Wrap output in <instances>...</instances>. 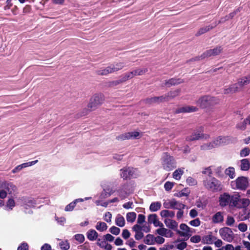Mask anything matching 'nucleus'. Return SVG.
I'll use <instances>...</instances> for the list:
<instances>
[{"label":"nucleus","mask_w":250,"mask_h":250,"mask_svg":"<svg viewBox=\"0 0 250 250\" xmlns=\"http://www.w3.org/2000/svg\"><path fill=\"white\" fill-rule=\"evenodd\" d=\"M161 203L160 202H155L152 203L149 207V209L152 212H155L161 208Z\"/></svg>","instance_id":"obj_37"},{"label":"nucleus","mask_w":250,"mask_h":250,"mask_svg":"<svg viewBox=\"0 0 250 250\" xmlns=\"http://www.w3.org/2000/svg\"><path fill=\"white\" fill-rule=\"evenodd\" d=\"M155 239V244L157 243L159 244H161L164 243L165 242V239L161 236H157V237H154Z\"/></svg>","instance_id":"obj_55"},{"label":"nucleus","mask_w":250,"mask_h":250,"mask_svg":"<svg viewBox=\"0 0 250 250\" xmlns=\"http://www.w3.org/2000/svg\"><path fill=\"white\" fill-rule=\"evenodd\" d=\"M206 188L211 191H217L222 189L221 182L212 176L207 177L203 181Z\"/></svg>","instance_id":"obj_5"},{"label":"nucleus","mask_w":250,"mask_h":250,"mask_svg":"<svg viewBox=\"0 0 250 250\" xmlns=\"http://www.w3.org/2000/svg\"><path fill=\"white\" fill-rule=\"evenodd\" d=\"M250 204V200L248 198H241V195L236 192L231 195L230 207L237 208H246Z\"/></svg>","instance_id":"obj_2"},{"label":"nucleus","mask_w":250,"mask_h":250,"mask_svg":"<svg viewBox=\"0 0 250 250\" xmlns=\"http://www.w3.org/2000/svg\"><path fill=\"white\" fill-rule=\"evenodd\" d=\"M112 214L110 212H106L105 213L104 219L107 223L111 222Z\"/></svg>","instance_id":"obj_49"},{"label":"nucleus","mask_w":250,"mask_h":250,"mask_svg":"<svg viewBox=\"0 0 250 250\" xmlns=\"http://www.w3.org/2000/svg\"><path fill=\"white\" fill-rule=\"evenodd\" d=\"M200 221L199 219L197 218L189 222V224L194 227H198L200 225Z\"/></svg>","instance_id":"obj_57"},{"label":"nucleus","mask_w":250,"mask_h":250,"mask_svg":"<svg viewBox=\"0 0 250 250\" xmlns=\"http://www.w3.org/2000/svg\"><path fill=\"white\" fill-rule=\"evenodd\" d=\"M134 190V188L131 184L127 183L124 185L121 188L118 190V195L120 199L123 200L126 198Z\"/></svg>","instance_id":"obj_10"},{"label":"nucleus","mask_w":250,"mask_h":250,"mask_svg":"<svg viewBox=\"0 0 250 250\" xmlns=\"http://www.w3.org/2000/svg\"><path fill=\"white\" fill-rule=\"evenodd\" d=\"M125 65V63L123 62H115L110 65L113 73L121 70L124 67Z\"/></svg>","instance_id":"obj_26"},{"label":"nucleus","mask_w":250,"mask_h":250,"mask_svg":"<svg viewBox=\"0 0 250 250\" xmlns=\"http://www.w3.org/2000/svg\"><path fill=\"white\" fill-rule=\"evenodd\" d=\"M95 228L98 230L103 232L107 229V226L104 222H98L95 226Z\"/></svg>","instance_id":"obj_40"},{"label":"nucleus","mask_w":250,"mask_h":250,"mask_svg":"<svg viewBox=\"0 0 250 250\" xmlns=\"http://www.w3.org/2000/svg\"><path fill=\"white\" fill-rule=\"evenodd\" d=\"M145 216L143 214H139L137 219V223L141 224L145 222Z\"/></svg>","instance_id":"obj_60"},{"label":"nucleus","mask_w":250,"mask_h":250,"mask_svg":"<svg viewBox=\"0 0 250 250\" xmlns=\"http://www.w3.org/2000/svg\"><path fill=\"white\" fill-rule=\"evenodd\" d=\"M187 246V244L185 242H182L177 244L175 247L179 250H184Z\"/></svg>","instance_id":"obj_53"},{"label":"nucleus","mask_w":250,"mask_h":250,"mask_svg":"<svg viewBox=\"0 0 250 250\" xmlns=\"http://www.w3.org/2000/svg\"><path fill=\"white\" fill-rule=\"evenodd\" d=\"M250 83V74L246 77L239 79L236 83L230 85L228 88H225V94H232L240 91L243 86Z\"/></svg>","instance_id":"obj_1"},{"label":"nucleus","mask_w":250,"mask_h":250,"mask_svg":"<svg viewBox=\"0 0 250 250\" xmlns=\"http://www.w3.org/2000/svg\"><path fill=\"white\" fill-rule=\"evenodd\" d=\"M103 95L101 94H95L90 100L88 107L92 110L98 105L101 104L104 101Z\"/></svg>","instance_id":"obj_12"},{"label":"nucleus","mask_w":250,"mask_h":250,"mask_svg":"<svg viewBox=\"0 0 250 250\" xmlns=\"http://www.w3.org/2000/svg\"><path fill=\"white\" fill-rule=\"evenodd\" d=\"M229 139L227 137L219 136L216 138L211 143H208L201 146L202 150L211 149L214 147L228 144Z\"/></svg>","instance_id":"obj_7"},{"label":"nucleus","mask_w":250,"mask_h":250,"mask_svg":"<svg viewBox=\"0 0 250 250\" xmlns=\"http://www.w3.org/2000/svg\"><path fill=\"white\" fill-rule=\"evenodd\" d=\"M171 209H184L185 208V205L174 199L171 200Z\"/></svg>","instance_id":"obj_32"},{"label":"nucleus","mask_w":250,"mask_h":250,"mask_svg":"<svg viewBox=\"0 0 250 250\" xmlns=\"http://www.w3.org/2000/svg\"><path fill=\"white\" fill-rule=\"evenodd\" d=\"M212 171L210 167L206 168L203 171V173L207 175L208 176H211L210 175L212 174Z\"/></svg>","instance_id":"obj_59"},{"label":"nucleus","mask_w":250,"mask_h":250,"mask_svg":"<svg viewBox=\"0 0 250 250\" xmlns=\"http://www.w3.org/2000/svg\"><path fill=\"white\" fill-rule=\"evenodd\" d=\"M213 243L215 246L217 248H220L223 245V241L221 239H217L216 238V240H215Z\"/></svg>","instance_id":"obj_64"},{"label":"nucleus","mask_w":250,"mask_h":250,"mask_svg":"<svg viewBox=\"0 0 250 250\" xmlns=\"http://www.w3.org/2000/svg\"><path fill=\"white\" fill-rule=\"evenodd\" d=\"M139 173L136 169L132 167H125L120 170L121 177L124 179L130 178H136L139 176Z\"/></svg>","instance_id":"obj_9"},{"label":"nucleus","mask_w":250,"mask_h":250,"mask_svg":"<svg viewBox=\"0 0 250 250\" xmlns=\"http://www.w3.org/2000/svg\"><path fill=\"white\" fill-rule=\"evenodd\" d=\"M126 244L128 245L130 248H133L135 247L136 242L133 239H130L126 242Z\"/></svg>","instance_id":"obj_62"},{"label":"nucleus","mask_w":250,"mask_h":250,"mask_svg":"<svg viewBox=\"0 0 250 250\" xmlns=\"http://www.w3.org/2000/svg\"><path fill=\"white\" fill-rule=\"evenodd\" d=\"M187 183L189 186H191L196 185L197 181L195 179L191 177H189L187 179Z\"/></svg>","instance_id":"obj_51"},{"label":"nucleus","mask_w":250,"mask_h":250,"mask_svg":"<svg viewBox=\"0 0 250 250\" xmlns=\"http://www.w3.org/2000/svg\"><path fill=\"white\" fill-rule=\"evenodd\" d=\"M148 222L150 224H153L155 227L163 226V223L159 220L156 214H151L148 216Z\"/></svg>","instance_id":"obj_19"},{"label":"nucleus","mask_w":250,"mask_h":250,"mask_svg":"<svg viewBox=\"0 0 250 250\" xmlns=\"http://www.w3.org/2000/svg\"><path fill=\"white\" fill-rule=\"evenodd\" d=\"M76 205V203L74 201H73V202L66 206L64 208V210L65 211H71L74 209Z\"/></svg>","instance_id":"obj_44"},{"label":"nucleus","mask_w":250,"mask_h":250,"mask_svg":"<svg viewBox=\"0 0 250 250\" xmlns=\"http://www.w3.org/2000/svg\"><path fill=\"white\" fill-rule=\"evenodd\" d=\"M161 163L163 169L167 171H170L176 166V162L174 157L167 153L163 154Z\"/></svg>","instance_id":"obj_6"},{"label":"nucleus","mask_w":250,"mask_h":250,"mask_svg":"<svg viewBox=\"0 0 250 250\" xmlns=\"http://www.w3.org/2000/svg\"><path fill=\"white\" fill-rule=\"evenodd\" d=\"M180 92V89H176L175 90L170 91L167 94V95L162 96L161 97H154V98L152 99V100L155 102H159L167 101L170 99L174 98L175 97L178 96Z\"/></svg>","instance_id":"obj_13"},{"label":"nucleus","mask_w":250,"mask_h":250,"mask_svg":"<svg viewBox=\"0 0 250 250\" xmlns=\"http://www.w3.org/2000/svg\"><path fill=\"white\" fill-rule=\"evenodd\" d=\"M250 163L247 159H242L240 162V169L243 171H247L250 169Z\"/></svg>","instance_id":"obj_35"},{"label":"nucleus","mask_w":250,"mask_h":250,"mask_svg":"<svg viewBox=\"0 0 250 250\" xmlns=\"http://www.w3.org/2000/svg\"><path fill=\"white\" fill-rule=\"evenodd\" d=\"M96 73L100 75H107L110 73H113L110 66L109 65L105 68H102L98 70Z\"/></svg>","instance_id":"obj_34"},{"label":"nucleus","mask_w":250,"mask_h":250,"mask_svg":"<svg viewBox=\"0 0 250 250\" xmlns=\"http://www.w3.org/2000/svg\"><path fill=\"white\" fill-rule=\"evenodd\" d=\"M160 215L162 218H172L175 216V212L171 210L164 209L161 211Z\"/></svg>","instance_id":"obj_25"},{"label":"nucleus","mask_w":250,"mask_h":250,"mask_svg":"<svg viewBox=\"0 0 250 250\" xmlns=\"http://www.w3.org/2000/svg\"><path fill=\"white\" fill-rule=\"evenodd\" d=\"M203 137V134L201 132L197 131L195 132L192 135L188 136L187 139V140L190 141L195 140H198Z\"/></svg>","instance_id":"obj_36"},{"label":"nucleus","mask_w":250,"mask_h":250,"mask_svg":"<svg viewBox=\"0 0 250 250\" xmlns=\"http://www.w3.org/2000/svg\"><path fill=\"white\" fill-rule=\"evenodd\" d=\"M136 218V214L134 212H128L126 214V220L128 222H134Z\"/></svg>","instance_id":"obj_42"},{"label":"nucleus","mask_w":250,"mask_h":250,"mask_svg":"<svg viewBox=\"0 0 250 250\" xmlns=\"http://www.w3.org/2000/svg\"><path fill=\"white\" fill-rule=\"evenodd\" d=\"M141 134L137 131L126 132L118 137V140L136 139L141 137Z\"/></svg>","instance_id":"obj_16"},{"label":"nucleus","mask_w":250,"mask_h":250,"mask_svg":"<svg viewBox=\"0 0 250 250\" xmlns=\"http://www.w3.org/2000/svg\"><path fill=\"white\" fill-rule=\"evenodd\" d=\"M17 190V187L12 183H5L0 188V208L4 205L2 199L5 198L7 194H11Z\"/></svg>","instance_id":"obj_3"},{"label":"nucleus","mask_w":250,"mask_h":250,"mask_svg":"<svg viewBox=\"0 0 250 250\" xmlns=\"http://www.w3.org/2000/svg\"><path fill=\"white\" fill-rule=\"evenodd\" d=\"M238 229L241 232H245L248 229L247 225L244 223H241L238 226Z\"/></svg>","instance_id":"obj_50"},{"label":"nucleus","mask_w":250,"mask_h":250,"mask_svg":"<svg viewBox=\"0 0 250 250\" xmlns=\"http://www.w3.org/2000/svg\"><path fill=\"white\" fill-rule=\"evenodd\" d=\"M197 107L193 106H185L179 108L178 109L177 112L182 113V112H195L197 110Z\"/></svg>","instance_id":"obj_27"},{"label":"nucleus","mask_w":250,"mask_h":250,"mask_svg":"<svg viewBox=\"0 0 250 250\" xmlns=\"http://www.w3.org/2000/svg\"><path fill=\"white\" fill-rule=\"evenodd\" d=\"M21 205L25 208L26 212H30L31 200L29 197H22L20 199Z\"/></svg>","instance_id":"obj_23"},{"label":"nucleus","mask_w":250,"mask_h":250,"mask_svg":"<svg viewBox=\"0 0 250 250\" xmlns=\"http://www.w3.org/2000/svg\"><path fill=\"white\" fill-rule=\"evenodd\" d=\"M225 175L230 179H234L236 176L235 170L233 167H229L225 170Z\"/></svg>","instance_id":"obj_29"},{"label":"nucleus","mask_w":250,"mask_h":250,"mask_svg":"<svg viewBox=\"0 0 250 250\" xmlns=\"http://www.w3.org/2000/svg\"><path fill=\"white\" fill-rule=\"evenodd\" d=\"M59 245L62 250H68L70 248V244L67 240L62 241L60 243Z\"/></svg>","instance_id":"obj_43"},{"label":"nucleus","mask_w":250,"mask_h":250,"mask_svg":"<svg viewBox=\"0 0 250 250\" xmlns=\"http://www.w3.org/2000/svg\"><path fill=\"white\" fill-rule=\"evenodd\" d=\"M231 196L228 193H224L220 195L219 198V204L222 207H225L228 205L230 207Z\"/></svg>","instance_id":"obj_15"},{"label":"nucleus","mask_w":250,"mask_h":250,"mask_svg":"<svg viewBox=\"0 0 250 250\" xmlns=\"http://www.w3.org/2000/svg\"><path fill=\"white\" fill-rule=\"evenodd\" d=\"M52 247L48 243L44 244L41 248V250H51Z\"/></svg>","instance_id":"obj_63"},{"label":"nucleus","mask_w":250,"mask_h":250,"mask_svg":"<svg viewBox=\"0 0 250 250\" xmlns=\"http://www.w3.org/2000/svg\"><path fill=\"white\" fill-rule=\"evenodd\" d=\"M115 222L117 226L121 228L124 227L125 224L124 217L120 214H117L116 216Z\"/></svg>","instance_id":"obj_30"},{"label":"nucleus","mask_w":250,"mask_h":250,"mask_svg":"<svg viewBox=\"0 0 250 250\" xmlns=\"http://www.w3.org/2000/svg\"><path fill=\"white\" fill-rule=\"evenodd\" d=\"M16 198L13 196L8 197L5 203V207L8 210H12L16 205Z\"/></svg>","instance_id":"obj_24"},{"label":"nucleus","mask_w":250,"mask_h":250,"mask_svg":"<svg viewBox=\"0 0 250 250\" xmlns=\"http://www.w3.org/2000/svg\"><path fill=\"white\" fill-rule=\"evenodd\" d=\"M164 222L166 227L169 229L177 230L178 229V223L171 219L166 218L164 220Z\"/></svg>","instance_id":"obj_20"},{"label":"nucleus","mask_w":250,"mask_h":250,"mask_svg":"<svg viewBox=\"0 0 250 250\" xmlns=\"http://www.w3.org/2000/svg\"><path fill=\"white\" fill-rule=\"evenodd\" d=\"M109 231L113 234L117 235L120 232V229L115 226H112L109 229Z\"/></svg>","instance_id":"obj_48"},{"label":"nucleus","mask_w":250,"mask_h":250,"mask_svg":"<svg viewBox=\"0 0 250 250\" xmlns=\"http://www.w3.org/2000/svg\"><path fill=\"white\" fill-rule=\"evenodd\" d=\"M222 50V49L220 46L208 50L203 54L204 57H208L217 55L221 52Z\"/></svg>","instance_id":"obj_22"},{"label":"nucleus","mask_w":250,"mask_h":250,"mask_svg":"<svg viewBox=\"0 0 250 250\" xmlns=\"http://www.w3.org/2000/svg\"><path fill=\"white\" fill-rule=\"evenodd\" d=\"M250 149L248 147H245L241 151L240 155L241 157H246L250 154Z\"/></svg>","instance_id":"obj_54"},{"label":"nucleus","mask_w":250,"mask_h":250,"mask_svg":"<svg viewBox=\"0 0 250 250\" xmlns=\"http://www.w3.org/2000/svg\"><path fill=\"white\" fill-rule=\"evenodd\" d=\"M235 222V220L231 216H228L226 220V225L229 226H232Z\"/></svg>","instance_id":"obj_52"},{"label":"nucleus","mask_w":250,"mask_h":250,"mask_svg":"<svg viewBox=\"0 0 250 250\" xmlns=\"http://www.w3.org/2000/svg\"><path fill=\"white\" fill-rule=\"evenodd\" d=\"M75 239L79 243H82L84 241L85 238L82 234H77L74 236Z\"/></svg>","instance_id":"obj_45"},{"label":"nucleus","mask_w":250,"mask_h":250,"mask_svg":"<svg viewBox=\"0 0 250 250\" xmlns=\"http://www.w3.org/2000/svg\"><path fill=\"white\" fill-rule=\"evenodd\" d=\"M55 219L59 224L62 226H64L66 222V218L64 217H58L55 216Z\"/></svg>","instance_id":"obj_46"},{"label":"nucleus","mask_w":250,"mask_h":250,"mask_svg":"<svg viewBox=\"0 0 250 250\" xmlns=\"http://www.w3.org/2000/svg\"><path fill=\"white\" fill-rule=\"evenodd\" d=\"M183 81L180 79H171L166 82L165 85L170 86L173 85L178 84L181 83Z\"/></svg>","instance_id":"obj_41"},{"label":"nucleus","mask_w":250,"mask_h":250,"mask_svg":"<svg viewBox=\"0 0 250 250\" xmlns=\"http://www.w3.org/2000/svg\"><path fill=\"white\" fill-rule=\"evenodd\" d=\"M184 169L183 167L176 169L172 173L173 178L176 180H180L184 173Z\"/></svg>","instance_id":"obj_28"},{"label":"nucleus","mask_w":250,"mask_h":250,"mask_svg":"<svg viewBox=\"0 0 250 250\" xmlns=\"http://www.w3.org/2000/svg\"><path fill=\"white\" fill-rule=\"evenodd\" d=\"M86 236L90 241H95L97 239L98 234L95 230L91 229L87 232Z\"/></svg>","instance_id":"obj_31"},{"label":"nucleus","mask_w":250,"mask_h":250,"mask_svg":"<svg viewBox=\"0 0 250 250\" xmlns=\"http://www.w3.org/2000/svg\"><path fill=\"white\" fill-rule=\"evenodd\" d=\"M160 228L156 229V232L157 234L161 236H163L167 238L172 237L173 235V233L171 230L165 228L164 226L159 227Z\"/></svg>","instance_id":"obj_17"},{"label":"nucleus","mask_w":250,"mask_h":250,"mask_svg":"<svg viewBox=\"0 0 250 250\" xmlns=\"http://www.w3.org/2000/svg\"><path fill=\"white\" fill-rule=\"evenodd\" d=\"M212 101L213 98L208 96H205L199 99L197 102V104L201 107L204 108L212 104Z\"/></svg>","instance_id":"obj_14"},{"label":"nucleus","mask_w":250,"mask_h":250,"mask_svg":"<svg viewBox=\"0 0 250 250\" xmlns=\"http://www.w3.org/2000/svg\"><path fill=\"white\" fill-rule=\"evenodd\" d=\"M174 185V183L171 182L167 181L166 182L164 185L165 189L167 191H170L173 187Z\"/></svg>","instance_id":"obj_47"},{"label":"nucleus","mask_w":250,"mask_h":250,"mask_svg":"<svg viewBox=\"0 0 250 250\" xmlns=\"http://www.w3.org/2000/svg\"><path fill=\"white\" fill-rule=\"evenodd\" d=\"M215 240H216V237L212 235V232H210L202 237V243L204 244L210 245L213 244Z\"/></svg>","instance_id":"obj_21"},{"label":"nucleus","mask_w":250,"mask_h":250,"mask_svg":"<svg viewBox=\"0 0 250 250\" xmlns=\"http://www.w3.org/2000/svg\"><path fill=\"white\" fill-rule=\"evenodd\" d=\"M202 241L201 237L199 235H194L190 238V241L192 243H197Z\"/></svg>","instance_id":"obj_56"},{"label":"nucleus","mask_w":250,"mask_h":250,"mask_svg":"<svg viewBox=\"0 0 250 250\" xmlns=\"http://www.w3.org/2000/svg\"><path fill=\"white\" fill-rule=\"evenodd\" d=\"M122 237L125 239H128L130 235V233L127 229H124L122 232Z\"/></svg>","instance_id":"obj_58"},{"label":"nucleus","mask_w":250,"mask_h":250,"mask_svg":"<svg viewBox=\"0 0 250 250\" xmlns=\"http://www.w3.org/2000/svg\"><path fill=\"white\" fill-rule=\"evenodd\" d=\"M190 193V190L188 188H184L181 191L174 193V196L181 197L183 196H188Z\"/></svg>","instance_id":"obj_39"},{"label":"nucleus","mask_w":250,"mask_h":250,"mask_svg":"<svg viewBox=\"0 0 250 250\" xmlns=\"http://www.w3.org/2000/svg\"><path fill=\"white\" fill-rule=\"evenodd\" d=\"M147 71V69L145 68H138L134 70L131 72H127L125 74L122 78V80L120 81H116L115 84H118L120 83L126 81L129 79H132L135 76L142 75L145 74Z\"/></svg>","instance_id":"obj_8"},{"label":"nucleus","mask_w":250,"mask_h":250,"mask_svg":"<svg viewBox=\"0 0 250 250\" xmlns=\"http://www.w3.org/2000/svg\"><path fill=\"white\" fill-rule=\"evenodd\" d=\"M224 220V216L221 212H217L212 218V221L214 223H219L222 222Z\"/></svg>","instance_id":"obj_33"},{"label":"nucleus","mask_w":250,"mask_h":250,"mask_svg":"<svg viewBox=\"0 0 250 250\" xmlns=\"http://www.w3.org/2000/svg\"><path fill=\"white\" fill-rule=\"evenodd\" d=\"M219 232L222 238L228 242H231L234 239V234L232 230L229 228H221L220 229Z\"/></svg>","instance_id":"obj_11"},{"label":"nucleus","mask_w":250,"mask_h":250,"mask_svg":"<svg viewBox=\"0 0 250 250\" xmlns=\"http://www.w3.org/2000/svg\"><path fill=\"white\" fill-rule=\"evenodd\" d=\"M144 242L145 244L148 245H152L155 244L154 237L153 235L148 234L144 239Z\"/></svg>","instance_id":"obj_38"},{"label":"nucleus","mask_w":250,"mask_h":250,"mask_svg":"<svg viewBox=\"0 0 250 250\" xmlns=\"http://www.w3.org/2000/svg\"><path fill=\"white\" fill-rule=\"evenodd\" d=\"M249 181L245 176H240L230 183L231 188L234 190H245L248 187Z\"/></svg>","instance_id":"obj_4"},{"label":"nucleus","mask_w":250,"mask_h":250,"mask_svg":"<svg viewBox=\"0 0 250 250\" xmlns=\"http://www.w3.org/2000/svg\"><path fill=\"white\" fill-rule=\"evenodd\" d=\"M17 250H28V246L26 243H23L18 247Z\"/></svg>","instance_id":"obj_61"},{"label":"nucleus","mask_w":250,"mask_h":250,"mask_svg":"<svg viewBox=\"0 0 250 250\" xmlns=\"http://www.w3.org/2000/svg\"><path fill=\"white\" fill-rule=\"evenodd\" d=\"M180 230H177L178 234L181 236L187 237L188 238L191 236L190 228L185 224H181L180 225Z\"/></svg>","instance_id":"obj_18"}]
</instances>
